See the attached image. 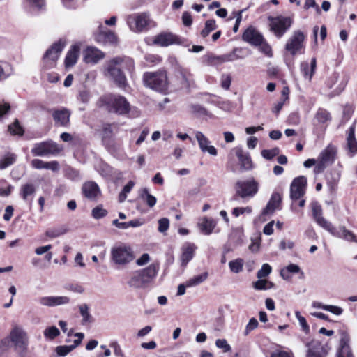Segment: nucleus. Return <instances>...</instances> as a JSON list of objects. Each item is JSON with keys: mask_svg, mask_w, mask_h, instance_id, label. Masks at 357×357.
<instances>
[{"mask_svg": "<svg viewBox=\"0 0 357 357\" xmlns=\"http://www.w3.org/2000/svg\"><path fill=\"white\" fill-rule=\"evenodd\" d=\"M134 70V61L129 57L113 58L107 61L102 67L103 75L119 86H123L126 83L124 71L132 75Z\"/></svg>", "mask_w": 357, "mask_h": 357, "instance_id": "obj_1", "label": "nucleus"}, {"mask_svg": "<svg viewBox=\"0 0 357 357\" xmlns=\"http://www.w3.org/2000/svg\"><path fill=\"white\" fill-rule=\"evenodd\" d=\"M8 339L19 357H26L29 338L24 328L17 324L13 325L9 333Z\"/></svg>", "mask_w": 357, "mask_h": 357, "instance_id": "obj_2", "label": "nucleus"}, {"mask_svg": "<svg viewBox=\"0 0 357 357\" xmlns=\"http://www.w3.org/2000/svg\"><path fill=\"white\" fill-rule=\"evenodd\" d=\"M146 86L158 92L164 93L168 89V80L165 71L146 73L143 76Z\"/></svg>", "mask_w": 357, "mask_h": 357, "instance_id": "obj_3", "label": "nucleus"}, {"mask_svg": "<svg viewBox=\"0 0 357 357\" xmlns=\"http://www.w3.org/2000/svg\"><path fill=\"white\" fill-rule=\"evenodd\" d=\"M306 35L301 30L294 31L284 45L285 50L291 56L305 52Z\"/></svg>", "mask_w": 357, "mask_h": 357, "instance_id": "obj_4", "label": "nucleus"}, {"mask_svg": "<svg viewBox=\"0 0 357 357\" xmlns=\"http://www.w3.org/2000/svg\"><path fill=\"white\" fill-rule=\"evenodd\" d=\"M135 259L132 248L126 244L114 246L111 250V260L119 266H126Z\"/></svg>", "mask_w": 357, "mask_h": 357, "instance_id": "obj_5", "label": "nucleus"}, {"mask_svg": "<svg viewBox=\"0 0 357 357\" xmlns=\"http://www.w3.org/2000/svg\"><path fill=\"white\" fill-rule=\"evenodd\" d=\"M235 196L242 199H250L255 196L259 190V183L254 179L238 181L235 185Z\"/></svg>", "mask_w": 357, "mask_h": 357, "instance_id": "obj_6", "label": "nucleus"}, {"mask_svg": "<svg viewBox=\"0 0 357 357\" xmlns=\"http://www.w3.org/2000/svg\"><path fill=\"white\" fill-rule=\"evenodd\" d=\"M65 45V42L59 40L47 50L42 60L43 69L49 70L56 66L57 61Z\"/></svg>", "mask_w": 357, "mask_h": 357, "instance_id": "obj_7", "label": "nucleus"}, {"mask_svg": "<svg viewBox=\"0 0 357 357\" xmlns=\"http://www.w3.org/2000/svg\"><path fill=\"white\" fill-rule=\"evenodd\" d=\"M268 19L270 22V30L278 38H282L284 35L294 22L293 17L290 16H269Z\"/></svg>", "mask_w": 357, "mask_h": 357, "instance_id": "obj_8", "label": "nucleus"}, {"mask_svg": "<svg viewBox=\"0 0 357 357\" xmlns=\"http://www.w3.org/2000/svg\"><path fill=\"white\" fill-rule=\"evenodd\" d=\"M106 104L110 112L119 114H126L130 109V104L126 98L119 95H109L107 98Z\"/></svg>", "mask_w": 357, "mask_h": 357, "instance_id": "obj_9", "label": "nucleus"}, {"mask_svg": "<svg viewBox=\"0 0 357 357\" xmlns=\"http://www.w3.org/2000/svg\"><path fill=\"white\" fill-rule=\"evenodd\" d=\"M149 22V15L144 13L130 15L126 18V22L130 29L137 33L144 31Z\"/></svg>", "mask_w": 357, "mask_h": 357, "instance_id": "obj_10", "label": "nucleus"}, {"mask_svg": "<svg viewBox=\"0 0 357 357\" xmlns=\"http://www.w3.org/2000/svg\"><path fill=\"white\" fill-rule=\"evenodd\" d=\"M61 147L52 141L36 144L32 149V153L36 155H56L60 153Z\"/></svg>", "mask_w": 357, "mask_h": 357, "instance_id": "obj_11", "label": "nucleus"}, {"mask_svg": "<svg viewBox=\"0 0 357 357\" xmlns=\"http://www.w3.org/2000/svg\"><path fill=\"white\" fill-rule=\"evenodd\" d=\"M153 43L160 47H167L171 45H183L184 40L172 33L162 32L154 37Z\"/></svg>", "mask_w": 357, "mask_h": 357, "instance_id": "obj_12", "label": "nucleus"}, {"mask_svg": "<svg viewBox=\"0 0 357 357\" xmlns=\"http://www.w3.org/2000/svg\"><path fill=\"white\" fill-rule=\"evenodd\" d=\"M307 179L305 176H301L295 178L290 186V197L292 199H298L305 193Z\"/></svg>", "mask_w": 357, "mask_h": 357, "instance_id": "obj_13", "label": "nucleus"}, {"mask_svg": "<svg viewBox=\"0 0 357 357\" xmlns=\"http://www.w3.org/2000/svg\"><path fill=\"white\" fill-rule=\"evenodd\" d=\"M195 137L197 141L199 147L203 153H206L211 155H217V149L211 144V142L203 132L201 131H195Z\"/></svg>", "mask_w": 357, "mask_h": 357, "instance_id": "obj_14", "label": "nucleus"}, {"mask_svg": "<svg viewBox=\"0 0 357 357\" xmlns=\"http://www.w3.org/2000/svg\"><path fill=\"white\" fill-rule=\"evenodd\" d=\"M307 348L306 357H326L328 349L319 341L313 340L306 344Z\"/></svg>", "mask_w": 357, "mask_h": 357, "instance_id": "obj_15", "label": "nucleus"}, {"mask_svg": "<svg viewBox=\"0 0 357 357\" xmlns=\"http://www.w3.org/2000/svg\"><path fill=\"white\" fill-rule=\"evenodd\" d=\"M242 38L245 42L254 46H258L264 43L263 36L252 26L245 30Z\"/></svg>", "mask_w": 357, "mask_h": 357, "instance_id": "obj_16", "label": "nucleus"}, {"mask_svg": "<svg viewBox=\"0 0 357 357\" xmlns=\"http://www.w3.org/2000/svg\"><path fill=\"white\" fill-rule=\"evenodd\" d=\"M312 210L313 217L315 219L317 223L320 227L328 231L329 233H333L332 223L326 220L322 216V210L321 206L317 203H314L312 205Z\"/></svg>", "mask_w": 357, "mask_h": 357, "instance_id": "obj_17", "label": "nucleus"}, {"mask_svg": "<svg viewBox=\"0 0 357 357\" xmlns=\"http://www.w3.org/2000/svg\"><path fill=\"white\" fill-rule=\"evenodd\" d=\"M104 56V53L94 47H87L83 51V61L86 63L96 64Z\"/></svg>", "mask_w": 357, "mask_h": 357, "instance_id": "obj_18", "label": "nucleus"}, {"mask_svg": "<svg viewBox=\"0 0 357 357\" xmlns=\"http://www.w3.org/2000/svg\"><path fill=\"white\" fill-rule=\"evenodd\" d=\"M74 336L77 338L73 340V343H74L73 344L58 346L55 348V351H56L58 357L66 356L70 352H71L74 349H75L77 347H78L81 344V342L84 337V335L82 333H76L74 334Z\"/></svg>", "mask_w": 357, "mask_h": 357, "instance_id": "obj_19", "label": "nucleus"}, {"mask_svg": "<svg viewBox=\"0 0 357 357\" xmlns=\"http://www.w3.org/2000/svg\"><path fill=\"white\" fill-rule=\"evenodd\" d=\"M70 299L68 296H44L39 298V303L44 306L54 307L69 303Z\"/></svg>", "mask_w": 357, "mask_h": 357, "instance_id": "obj_20", "label": "nucleus"}, {"mask_svg": "<svg viewBox=\"0 0 357 357\" xmlns=\"http://www.w3.org/2000/svg\"><path fill=\"white\" fill-rule=\"evenodd\" d=\"M281 199V196L279 193H273L267 205L263 209L261 213V217L265 218L266 216L271 215L274 211L279 208Z\"/></svg>", "mask_w": 357, "mask_h": 357, "instance_id": "obj_21", "label": "nucleus"}, {"mask_svg": "<svg viewBox=\"0 0 357 357\" xmlns=\"http://www.w3.org/2000/svg\"><path fill=\"white\" fill-rule=\"evenodd\" d=\"M230 164L234 172L249 170L253 167L250 158H233Z\"/></svg>", "mask_w": 357, "mask_h": 357, "instance_id": "obj_22", "label": "nucleus"}, {"mask_svg": "<svg viewBox=\"0 0 357 357\" xmlns=\"http://www.w3.org/2000/svg\"><path fill=\"white\" fill-rule=\"evenodd\" d=\"M128 284L132 288L140 289L147 287L149 284L139 269L132 273L128 281Z\"/></svg>", "mask_w": 357, "mask_h": 357, "instance_id": "obj_23", "label": "nucleus"}, {"mask_svg": "<svg viewBox=\"0 0 357 357\" xmlns=\"http://www.w3.org/2000/svg\"><path fill=\"white\" fill-rule=\"evenodd\" d=\"M217 222L213 218L203 217L197 223V226L202 234L204 235H210L215 229Z\"/></svg>", "mask_w": 357, "mask_h": 357, "instance_id": "obj_24", "label": "nucleus"}, {"mask_svg": "<svg viewBox=\"0 0 357 357\" xmlns=\"http://www.w3.org/2000/svg\"><path fill=\"white\" fill-rule=\"evenodd\" d=\"M197 246L194 243H186L182 247V255L181 257L182 266L187 264L193 258Z\"/></svg>", "mask_w": 357, "mask_h": 357, "instance_id": "obj_25", "label": "nucleus"}, {"mask_svg": "<svg viewBox=\"0 0 357 357\" xmlns=\"http://www.w3.org/2000/svg\"><path fill=\"white\" fill-rule=\"evenodd\" d=\"M70 116V111L65 108L55 110L52 114L55 123L61 126H66L68 124Z\"/></svg>", "mask_w": 357, "mask_h": 357, "instance_id": "obj_26", "label": "nucleus"}, {"mask_svg": "<svg viewBox=\"0 0 357 357\" xmlns=\"http://www.w3.org/2000/svg\"><path fill=\"white\" fill-rule=\"evenodd\" d=\"M333 233L330 234L333 236L342 238L349 242L357 243V236L351 231L347 229L344 226L340 227V231H337L333 225Z\"/></svg>", "mask_w": 357, "mask_h": 357, "instance_id": "obj_27", "label": "nucleus"}, {"mask_svg": "<svg viewBox=\"0 0 357 357\" xmlns=\"http://www.w3.org/2000/svg\"><path fill=\"white\" fill-rule=\"evenodd\" d=\"M82 192L88 199H94L100 194V190L95 182L89 181L83 185Z\"/></svg>", "mask_w": 357, "mask_h": 357, "instance_id": "obj_28", "label": "nucleus"}, {"mask_svg": "<svg viewBox=\"0 0 357 357\" xmlns=\"http://www.w3.org/2000/svg\"><path fill=\"white\" fill-rule=\"evenodd\" d=\"M79 52L80 47L79 45L75 44L71 46L65 58V66L66 68L72 67L77 63Z\"/></svg>", "mask_w": 357, "mask_h": 357, "instance_id": "obj_29", "label": "nucleus"}, {"mask_svg": "<svg viewBox=\"0 0 357 357\" xmlns=\"http://www.w3.org/2000/svg\"><path fill=\"white\" fill-rule=\"evenodd\" d=\"M160 269L158 263H152L146 268L139 269L144 278L150 284L156 278Z\"/></svg>", "mask_w": 357, "mask_h": 357, "instance_id": "obj_30", "label": "nucleus"}, {"mask_svg": "<svg viewBox=\"0 0 357 357\" xmlns=\"http://www.w3.org/2000/svg\"><path fill=\"white\" fill-rule=\"evenodd\" d=\"M176 76L183 87L188 88L193 82L192 75L188 69L180 68Z\"/></svg>", "mask_w": 357, "mask_h": 357, "instance_id": "obj_31", "label": "nucleus"}, {"mask_svg": "<svg viewBox=\"0 0 357 357\" xmlns=\"http://www.w3.org/2000/svg\"><path fill=\"white\" fill-rule=\"evenodd\" d=\"M317 66V61L315 58L311 59L310 63L307 62H303L301 64V70L305 78L311 80L313 74L314 73Z\"/></svg>", "mask_w": 357, "mask_h": 357, "instance_id": "obj_32", "label": "nucleus"}, {"mask_svg": "<svg viewBox=\"0 0 357 357\" xmlns=\"http://www.w3.org/2000/svg\"><path fill=\"white\" fill-rule=\"evenodd\" d=\"M32 166L35 169H46L56 171L59 169V163L56 161L44 162L39 159L33 160Z\"/></svg>", "mask_w": 357, "mask_h": 357, "instance_id": "obj_33", "label": "nucleus"}, {"mask_svg": "<svg viewBox=\"0 0 357 357\" xmlns=\"http://www.w3.org/2000/svg\"><path fill=\"white\" fill-rule=\"evenodd\" d=\"M355 128L354 126H351L348 130L347 141V147L351 153H357V141L354 137Z\"/></svg>", "mask_w": 357, "mask_h": 357, "instance_id": "obj_34", "label": "nucleus"}, {"mask_svg": "<svg viewBox=\"0 0 357 357\" xmlns=\"http://www.w3.org/2000/svg\"><path fill=\"white\" fill-rule=\"evenodd\" d=\"M139 196L150 208H153L156 204L157 199L155 197L151 195L146 188L139 190Z\"/></svg>", "mask_w": 357, "mask_h": 357, "instance_id": "obj_35", "label": "nucleus"}, {"mask_svg": "<svg viewBox=\"0 0 357 357\" xmlns=\"http://www.w3.org/2000/svg\"><path fill=\"white\" fill-rule=\"evenodd\" d=\"M13 73L12 66L7 62L0 61V82L7 79Z\"/></svg>", "mask_w": 357, "mask_h": 357, "instance_id": "obj_36", "label": "nucleus"}, {"mask_svg": "<svg viewBox=\"0 0 357 357\" xmlns=\"http://www.w3.org/2000/svg\"><path fill=\"white\" fill-rule=\"evenodd\" d=\"M336 357H353L349 345L343 339L340 341V347L336 353Z\"/></svg>", "mask_w": 357, "mask_h": 357, "instance_id": "obj_37", "label": "nucleus"}, {"mask_svg": "<svg viewBox=\"0 0 357 357\" xmlns=\"http://www.w3.org/2000/svg\"><path fill=\"white\" fill-rule=\"evenodd\" d=\"M208 273L204 272L202 274L195 275L187 280V286L188 287L197 286L204 282L208 278Z\"/></svg>", "mask_w": 357, "mask_h": 357, "instance_id": "obj_38", "label": "nucleus"}, {"mask_svg": "<svg viewBox=\"0 0 357 357\" xmlns=\"http://www.w3.org/2000/svg\"><path fill=\"white\" fill-rule=\"evenodd\" d=\"M274 284L266 280L263 278L259 279L257 281L253 282L252 287L256 290H266L273 288Z\"/></svg>", "mask_w": 357, "mask_h": 357, "instance_id": "obj_39", "label": "nucleus"}, {"mask_svg": "<svg viewBox=\"0 0 357 357\" xmlns=\"http://www.w3.org/2000/svg\"><path fill=\"white\" fill-rule=\"evenodd\" d=\"M80 314L82 317V323H91L92 322V317L89 313V308L86 304H82L79 307Z\"/></svg>", "mask_w": 357, "mask_h": 357, "instance_id": "obj_40", "label": "nucleus"}, {"mask_svg": "<svg viewBox=\"0 0 357 357\" xmlns=\"http://www.w3.org/2000/svg\"><path fill=\"white\" fill-rule=\"evenodd\" d=\"M236 59H237V56L235 54V51H234L233 52L228 54L213 56L212 58L213 61L218 63L230 62V61H233Z\"/></svg>", "mask_w": 357, "mask_h": 357, "instance_id": "obj_41", "label": "nucleus"}, {"mask_svg": "<svg viewBox=\"0 0 357 357\" xmlns=\"http://www.w3.org/2000/svg\"><path fill=\"white\" fill-rule=\"evenodd\" d=\"M300 271H301L300 267L298 265L294 264H291L288 265L287 267H285L284 268L281 270L280 275L284 279H287V278H289L288 274L289 273H299Z\"/></svg>", "mask_w": 357, "mask_h": 357, "instance_id": "obj_42", "label": "nucleus"}, {"mask_svg": "<svg viewBox=\"0 0 357 357\" xmlns=\"http://www.w3.org/2000/svg\"><path fill=\"white\" fill-rule=\"evenodd\" d=\"M315 118L319 123H324L331 120V115L327 110L320 108L317 110Z\"/></svg>", "mask_w": 357, "mask_h": 357, "instance_id": "obj_43", "label": "nucleus"}, {"mask_svg": "<svg viewBox=\"0 0 357 357\" xmlns=\"http://www.w3.org/2000/svg\"><path fill=\"white\" fill-rule=\"evenodd\" d=\"M36 191L35 187L31 183H26L21 188V195L23 199L26 200L28 197L33 195Z\"/></svg>", "mask_w": 357, "mask_h": 357, "instance_id": "obj_44", "label": "nucleus"}, {"mask_svg": "<svg viewBox=\"0 0 357 357\" xmlns=\"http://www.w3.org/2000/svg\"><path fill=\"white\" fill-rule=\"evenodd\" d=\"M216 29V24L214 20H208L205 23L204 29L201 31V36L206 38L208 34Z\"/></svg>", "mask_w": 357, "mask_h": 357, "instance_id": "obj_45", "label": "nucleus"}, {"mask_svg": "<svg viewBox=\"0 0 357 357\" xmlns=\"http://www.w3.org/2000/svg\"><path fill=\"white\" fill-rule=\"evenodd\" d=\"M243 260L237 259L229 262V267L233 273H238L243 270Z\"/></svg>", "mask_w": 357, "mask_h": 357, "instance_id": "obj_46", "label": "nucleus"}, {"mask_svg": "<svg viewBox=\"0 0 357 357\" xmlns=\"http://www.w3.org/2000/svg\"><path fill=\"white\" fill-rule=\"evenodd\" d=\"M135 185V183L132 181H130L123 188L122 191L119 194V201L123 202L126 200L127 195L131 191Z\"/></svg>", "mask_w": 357, "mask_h": 357, "instance_id": "obj_47", "label": "nucleus"}, {"mask_svg": "<svg viewBox=\"0 0 357 357\" xmlns=\"http://www.w3.org/2000/svg\"><path fill=\"white\" fill-rule=\"evenodd\" d=\"M59 334V330L56 326H50L44 331V336L50 340L54 339Z\"/></svg>", "mask_w": 357, "mask_h": 357, "instance_id": "obj_48", "label": "nucleus"}, {"mask_svg": "<svg viewBox=\"0 0 357 357\" xmlns=\"http://www.w3.org/2000/svg\"><path fill=\"white\" fill-rule=\"evenodd\" d=\"M252 212L251 206L236 207L232 210V215L236 218L243 214H250Z\"/></svg>", "mask_w": 357, "mask_h": 357, "instance_id": "obj_49", "label": "nucleus"}, {"mask_svg": "<svg viewBox=\"0 0 357 357\" xmlns=\"http://www.w3.org/2000/svg\"><path fill=\"white\" fill-rule=\"evenodd\" d=\"M295 316H296V319H298V321L299 322V324H300V326L302 328V330L305 333H307V334L309 333V332H310V326L307 324L305 318L304 317H303L298 311H296L295 312Z\"/></svg>", "mask_w": 357, "mask_h": 357, "instance_id": "obj_50", "label": "nucleus"}, {"mask_svg": "<svg viewBox=\"0 0 357 357\" xmlns=\"http://www.w3.org/2000/svg\"><path fill=\"white\" fill-rule=\"evenodd\" d=\"M272 271L271 266L268 264H264L260 270L257 272V276L261 279L268 276Z\"/></svg>", "mask_w": 357, "mask_h": 357, "instance_id": "obj_51", "label": "nucleus"}, {"mask_svg": "<svg viewBox=\"0 0 357 357\" xmlns=\"http://www.w3.org/2000/svg\"><path fill=\"white\" fill-rule=\"evenodd\" d=\"M66 232V229L63 228H57V229H48L45 234L47 236L50 238H56L59 237L63 234H64Z\"/></svg>", "mask_w": 357, "mask_h": 357, "instance_id": "obj_52", "label": "nucleus"}, {"mask_svg": "<svg viewBox=\"0 0 357 357\" xmlns=\"http://www.w3.org/2000/svg\"><path fill=\"white\" fill-rule=\"evenodd\" d=\"M330 158H321V159L316 160L315 167L314 172L315 174L321 172L326 167V163Z\"/></svg>", "mask_w": 357, "mask_h": 357, "instance_id": "obj_53", "label": "nucleus"}, {"mask_svg": "<svg viewBox=\"0 0 357 357\" xmlns=\"http://www.w3.org/2000/svg\"><path fill=\"white\" fill-rule=\"evenodd\" d=\"M8 130L13 135H22L23 134V129L20 126L17 120H15L13 123L8 126Z\"/></svg>", "mask_w": 357, "mask_h": 357, "instance_id": "obj_54", "label": "nucleus"}, {"mask_svg": "<svg viewBox=\"0 0 357 357\" xmlns=\"http://www.w3.org/2000/svg\"><path fill=\"white\" fill-rule=\"evenodd\" d=\"M169 227V220L167 218H160L158 220V230L160 233H165Z\"/></svg>", "mask_w": 357, "mask_h": 357, "instance_id": "obj_55", "label": "nucleus"}, {"mask_svg": "<svg viewBox=\"0 0 357 357\" xmlns=\"http://www.w3.org/2000/svg\"><path fill=\"white\" fill-rule=\"evenodd\" d=\"M91 213L95 219H100L106 216L107 211L101 206H97L92 210Z\"/></svg>", "mask_w": 357, "mask_h": 357, "instance_id": "obj_56", "label": "nucleus"}, {"mask_svg": "<svg viewBox=\"0 0 357 357\" xmlns=\"http://www.w3.org/2000/svg\"><path fill=\"white\" fill-rule=\"evenodd\" d=\"M231 82V77L229 74H223L220 78V85L222 89L228 90Z\"/></svg>", "mask_w": 357, "mask_h": 357, "instance_id": "obj_57", "label": "nucleus"}, {"mask_svg": "<svg viewBox=\"0 0 357 357\" xmlns=\"http://www.w3.org/2000/svg\"><path fill=\"white\" fill-rule=\"evenodd\" d=\"M26 2L33 9L40 10L45 6V0H26Z\"/></svg>", "mask_w": 357, "mask_h": 357, "instance_id": "obj_58", "label": "nucleus"}, {"mask_svg": "<svg viewBox=\"0 0 357 357\" xmlns=\"http://www.w3.org/2000/svg\"><path fill=\"white\" fill-rule=\"evenodd\" d=\"M259 323L255 318H252L246 325L244 334L247 335L250 331L257 328Z\"/></svg>", "mask_w": 357, "mask_h": 357, "instance_id": "obj_59", "label": "nucleus"}, {"mask_svg": "<svg viewBox=\"0 0 357 357\" xmlns=\"http://www.w3.org/2000/svg\"><path fill=\"white\" fill-rule=\"evenodd\" d=\"M325 310L330 312L331 313L340 316L343 313V309L341 307L333 305H326V307H325Z\"/></svg>", "mask_w": 357, "mask_h": 357, "instance_id": "obj_60", "label": "nucleus"}, {"mask_svg": "<svg viewBox=\"0 0 357 357\" xmlns=\"http://www.w3.org/2000/svg\"><path fill=\"white\" fill-rule=\"evenodd\" d=\"M215 345L220 349H222L225 352L229 351L231 350L230 345L227 343L225 339H218L215 341Z\"/></svg>", "mask_w": 357, "mask_h": 357, "instance_id": "obj_61", "label": "nucleus"}, {"mask_svg": "<svg viewBox=\"0 0 357 357\" xmlns=\"http://www.w3.org/2000/svg\"><path fill=\"white\" fill-rule=\"evenodd\" d=\"M337 154V149L334 145L329 144L321 153V156H334Z\"/></svg>", "mask_w": 357, "mask_h": 357, "instance_id": "obj_62", "label": "nucleus"}, {"mask_svg": "<svg viewBox=\"0 0 357 357\" xmlns=\"http://www.w3.org/2000/svg\"><path fill=\"white\" fill-rule=\"evenodd\" d=\"M150 260V255L148 253H144L139 259L136 260V264L138 266H143L147 264Z\"/></svg>", "mask_w": 357, "mask_h": 357, "instance_id": "obj_63", "label": "nucleus"}, {"mask_svg": "<svg viewBox=\"0 0 357 357\" xmlns=\"http://www.w3.org/2000/svg\"><path fill=\"white\" fill-rule=\"evenodd\" d=\"M271 357H292V356H291V355L285 351L275 350L271 353Z\"/></svg>", "mask_w": 357, "mask_h": 357, "instance_id": "obj_64", "label": "nucleus"}]
</instances>
